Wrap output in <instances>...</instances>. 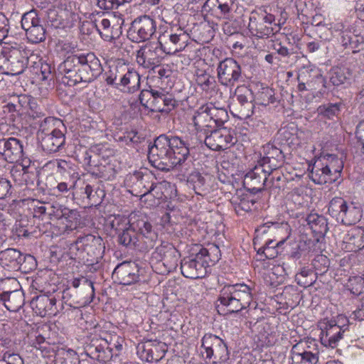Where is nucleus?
<instances>
[{"mask_svg":"<svg viewBox=\"0 0 364 364\" xmlns=\"http://www.w3.org/2000/svg\"><path fill=\"white\" fill-rule=\"evenodd\" d=\"M194 146L178 136H158L149 146L148 159L153 166L163 171H169L181 164L189 156V150Z\"/></svg>","mask_w":364,"mask_h":364,"instance_id":"nucleus-1","label":"nucleus"},{"mask_svg":"<svg viewBox=\"0 0 364 364\" xmlns=\"http://www.w3.org/2000/svg\"><path fill=\"white\" fill-rule=\"evenodd\" d=\"M252 289L242 283L225 285L220 291L218 301L230 313H237L250 306Z\"/></svg>","mask_w":364,"mask_h":364,"instance_id":"nucleus-2","label":"nucleus"},{"mask_svg":"<svg viewBox=\"0 0 364 364\" xmlns=\"http://www.w3.org/2000/svg\"><path fill=\"white\" fill-rule=\"evenodd\" d=\"M122 342L118 335L107 334L105 338L92 339L85 346V353L92 359L107 363L121 351Z\"/></svg>","mask_w":364,"mask_h":364,"instance_id":"nucleus-3","label":"nucleus"},{"mask_svg":"<svg viewBox=\"0 0 364 364\" xmlns=\"http://www.w3.org/2000/svg\"><path fill=\"white\" fill-rule=\"evenodd\" d=\"M328 212L338 222L346 225L355 224L362 217V209L359 205L339 197H335L329 202Z\"/></svg>","mask_w":364,"mask_h":364,"instance_id":"nucleus-4","label":"nucleus"},{"mask_svg":"<svg viewBox=\"0 0 364 364\" xmlns=\"http://www.w3.org/2000/svg\"><path fill=\"white\" fill-rule=\"evenodd\" d=\"M55 124L61 122L53 118H46L40 125L38 138L43 149L47 152H56L65 143L63 133L55 127Z\"/></svg>","mask_w":364,"mask_h":364,"instance_id":"nucleus-5","label":"nucleus"},{"mask_svg":"<svg viewBox=\"0 0 364 364\" xmlns=\"http://www.w3.org/2000/svg\"><path fill=\"white\" fill-rule=\"evenodd\" d=\"M189 39V35L181 27L171 28L162 33L158 41L161 50L166 54H174L183 50Z\"/></svg>","mask_w":364,"mask_h":364,"instance_id":"nucleus-6","label":"nucleus"},{"mask_svg":"<svg viewBox=\"0 0 364 364\" xmlns=\"http://www.w3.org/2000/svg\"><path fill=\"white\" fill-rule=\"evenodd\" d=\"M124 18L121 14L99 16L93 21V24L100 36L105 41H112L122 33Z\"/></svg>","mask_w":364,"mask_h":364,"instance_id":"nucleus-7","label":"nucleus"},{"mask_svg":"<svg viewBox=\"0 0 364 364\" xmlns=\"http://www.w3.org/2000/svg\"><path fill=\"white\" fill-rule=\"evenodd\" d=\"M248 28L253 36L264 38L274 35L279 31L280 25L274 23L272 14H265L257 17L251 16Z\"/></svg>","mask_w":364,"mask_h":364,"instance_id":"nucleus-8","label":"nucleus"},{"mask_svg":"<svg viewBox=\"0 0 364 364\" xmlns=\"http://www.w3.org/2000/svg\"><path fill=\"white\" fill-rule=\"evenodd\" d=\"M205 145L213 151H221L230 148L237 141L233 130L226 127L212 131L205 138Z\"/></svg>","mask_w":364,"mask_h":364,"instance_id":"nucleus-9","label":"nucleus"},{"mask_svg":"<svg viewBox=\"0 0 364 364\" xmlns=\"http://www.w3.org/2000/svg\"><path fill=\"white\" fill-rule=\"evenodd\" d=\"M156 22L149 16L144 15L136 18L129 31L130 38L134 42L149 40L156 31Z\"/></svg>","mask_w":364,"mask_h":364,"instance_id":"nucleus-10","label":"nucleus"},{"mask_svg":"<svg viewBox=\"0 0 364 364\" xmlns=\"http://www.w3.org/2000/svg\"><path fill=\"white\" fill-rule=\"evenodd\" d=\"M202 348L205 350L206 358L214 357L219 363L226 361L229 358L228 347L218 336L213 334H205L202 338Z\"/></svg>","mask_w":364,"mask_h":364,"instance_id":"nucleus-11","label":"nucleus"},{"mask_svg":"<svg viewBox=\"0 0 364 364\" xmlns=\"http://www.w3.org/2000/svg\"><path fill=\"white\" fill-rule=\"evenodd\" d=\"M218 78L219 82L230 89H232L235 83L238 80L241 75L240 65L232 58H228L220 61L217 68Z\"/></svg>","mask_w":364,"mask_h":364,"instance_id":"nucleus-12","label":"nucleus"},{"mask_svg":"<svg viewBox=\"0 0 364 364\" xmlns=\"http://www.w3.org/2000/svg\"><path fill=\"white\" fill-rule=\"evenodd\" d=\"M273 173L257 163L245 176L244 185L252 193L261 191L264 186L269 187V177Z\"/></svg>","mask_w":364,"mask_h":364,"instance_id":"nucleus-13","label":"nucleus"},{"mask_svg":"<svg viewBox=\"0 0 364 364\" xmlns=\"http://www.w3.org/2000/svg\"><path fill=\"white\" fill-rule=\"evenodd\" d=\"M26 259L33 260V257L31 255L26 257L14 248H8L0 252V264L8 271H26L23 262Z\"/></svg>","mask_w":364,"mask_h":364,"instance_id":"nucleus-14","label":"nucleus"},{"mask_svg":"<svg viewBox=\"0 0 364 364\" xmlns=\"http://www.w3.org/2000/svg\"><path fill=\"white\" fill-rule=\"evenodd\" d=\"M30 163V161H23L21 164L14 166L10 173L18 186L33 188L37 181V175L36 171L31 170Z\"/></svg>","mask_w":364,"mask_h":364,"instance_id":"nucleus-15","label":"nucleus"},{"mask_svg":"<svg viewBox=\"0 0 364 364\" xmlns=\"http://www.w3.org/2000/svg\"><path fill=\"white\" fill-rule=\"evenodd\" d=\"M321 343L326 348H336L343 338L344 331L335 321L323 322L321 326Z\"/></svg>","mask_w":364,"mask_h":364,"instance_id":"nucleus-16","label":"nucleus"},{"mask_svg":"<svg viewBox=\"0 0 364 364\" xmlns=\"http://www.w3.org/2000/svg\"><path fill=\"white\" fill-rule=\"evenodd\" d=\"M130 227L134 230L135 234L144 240V242L146 248H153L158 235L154 230L151 224L145 218H140L133 220V218L130 220Z\"/></svg>","mask_w":364,"mask_h":364,"instance_id":"nucleus-17","label":"nucleus"},{"mask_svg":"<svg viewBox=\"0 0 364 364\" xmlns=\"http://www.w3.org/2000/svg\"><path fill=\"white\" fill-rule=\"evenodd\" d=\"M23 144L14 137L0 139V159L14 163L23 156Z\"/></svg>","mask_w":364,"mask_h":364,"instance_id":"nucleus-18","label":"nucleus"},{"mask_svg":"<svg viewBox=\"0 0 364 364\" xmlns=\"http://www.w3.org/2000/svg\"><path fill=\"white\" fill-rule=\"evenodd\" d=\"M154 254L155 257L163 262L168 272H173L178 267L180 254L172 244L163 242L156 248Z\"/></svg>","mask_w":364,"mask_h":364,"instance_id":"nucleus-19","label":"nucleus"},{"mask_svg":"<svg viewBox=\"0 0 364 364\" xmlns=\"http://www.w3.org/2000/svg\"><path fill=\"white\" fill-rule=\"evenodd\" d=\"M139 269L135 262L119 264L114 270L113 277L122 285H131L139 281Z\"/></svg>","mask_w":364,"mask_h":364,"instance_id":"nucleus-20","label":"nucleus"},{"mask_svg":"<svg viewBox=\"0 0 364 364\" xmlns=\"http://www.w3.org/2000/svg\"><path fill=\"white\" fill-rule=\"evenodd\" d=\"M264 156L257 163L265 167L267 171L274 172L280 168L284 161L282 151L272 144L263 146Z\"/></svg>","mask_w":364,"mask_h":364,"instance_id":"nucleus-21","label":"nucleus"},{"mask_svg":"<svg viewBox=\"0 0 364 364\" xmlns=\"http://www.w3.org/2000/svg\"><path fill=\"white\" fill-rule=\"evenodd\" d=\"M181 270L185 277L190 279L202 278L207 272L203 262L196 257V253L181 260Z\"/></svg>","mask_w":364,"mask_h":364,"instance_id":"nucleus-22","label":"nucleus"},{"mask_svg":"<svg viewBox=\"0 0 364 364\" xmlns=\"http://www.w3.org/2000/svg\"><path fill=\"white\" fill-rule=\"evenodd\" d=\"M136 60L140 66L146 69H154L161 62L157 48L152 45H148L139 49L136 53Z\"/></svg>","mask_w":364,"mask_h":364,"instance_id":"nucleus-23","label":"nucleus"},{"mask_svg":"<svg viewBox=\"0 0 364 364\" xmlns=\"http://www.w3.org/2000/svg\"><path fill=\"white\" fill-rule=\"evenodd\" d=\"M304 344H295L291 350V364H316L318 361V350L314 348V352L304 350Z\"/></svg>","mask_w":364,"mask_h":364,"instance_id":"nucleus-24","label":"nucleus"},{"mask_svg":"<svg viewBox=\"0 0 364 364\" xmlns=\"http://www.w3.org/2000/svg\"><path fill=\"white\" fill-rule=\"evenodd\" d=\"M133 178L136 180L134 184L133 191L136 192V195L139 194L141 199L144 197L151 196L156 197L157 198H160L161 197L162 193L161 191H158L159 189L158 185L152 183L149 188L146 186L145 183H149L147 177H144L140 173H135Z\"/></svg>","mask_w":364,"mask_h":364,"instance_id":"nucleus-25","label":"nucleus"},{"mask_svg":"<svg viewBox=\"0 0 364 364\" xmlns=\"http://www.w3.org/2000/svg\"><path fill=\"white\" fill-rule=\"evenodd\" d=\"M6 73L12 75H19L25 68V58L18 49L10 50L9 55L4 59Z\"/></svg>","mask_w":364,"mask_h":364,"instance_id":"nucleus-26","label":"nucleus"},{"mask_svg":"<svg viewBox=\"0 0 364 364\" xmlns=\"http://www.w3.org/2000/svg\"><path fill=\"white\" fill-rule=\"evenodd\" d=\"M309 170H310V178L316 184H325L336 181V177L331 175L318 158L315 159L312 165L309 166Z\"/></svg>","mask_w":364,"mask_h":364,"instance_id":"nucleus-27","label":"nucleus"},{"mask_svg":"<svg viewBox=\"0 0 364 364\" xmlns=\"http://www.w3.org/2000/svg\"><path fill=\"white\" fill-rule=\"evenodd\" d=\"M56 304L55 298H50L46 294L36 296L31 301V306L35 313L44 317L48 314H53V308Z\"/></svg>","mask_w":364,"mask_h":364,"instance_id":"nucleus-28","label":"nucleus"},{"mask_svg":"<svg viewBox=\"0 0 364 364\" xmlns=\"http://www.w3.org/2000/svg\"><path fill=\"white\" fill-rule=\"evenodd\" d=\"M344 248L348 252H357L364 247V229L353 228L343 237Z\"/></svg>","mask_w":364,"mask_h":364,"instance_id":"nucleus-29","label":"nucleus"},{"mask_svg":"<svg viewBox=\"0 0 364 364\" xmlns=\"http://www.w3.org/2000/svg\"><path fill=\"white\" fill-rule=\"evenodd\" d=\"M196 257L200 259L207 268L215 264L221 257L219 247L215 244H208L205 247H201L196 252Z\"/></svg>","mask_w":364,"mask_h":364,"instance_id":"nucleus-30","label":"nucleus"},{"mask_svg":"<svg viewBox=\"0 0 364 364\" xmlns=\"http://www.w3.org/2000/svg\"><path fill=\"white\" fill-rule=\"evenodd\" d=\"M230 203L237 215H242L252 210L255 201L250 198V196L245 193L242 191H237L232 196Z\"/></svg>","mask_w":364,"mask_h":364,"instance_id":"nucleus-31","label":"nucleus"},{"mask_svg":"<svg viewBox=\"0 0 364 364\" xmlns=\"http://www.w3.org/2000/svg\"><path fill=\"white\" fill-rule=\"evenodd\" d=\"M1 301L5 307L10 311H18L24 304V294L21 290H13L4 292Z\"/></svg>","mask_w":364,"mask_h":364,"instance_id":"nucleus-32","label":"nucleus"},{"mask_svg":"<svg viewBox=\"0 0 364 364\" xmlns=\"http://www.w3.org/2000/svg\"><path fill=\"white\" fill-rule=\"evenodd\" d=\"M323 164L324 167L330 172L332 176L336 177V181L339 178L343 168V162L334 154H326L318 158Z\"/></svg>","mask_w":364,"mask_h":364,"instance_id":"nucleus-33","label":"nucleus"},{"mask_svg":"<svg viewBox=\"0 0 364 364\" xmlns=\"http://www.w3.org/2000/svg\"><path fill=\"white\" fill-rule=\"evenodd\" d=\"M37 350H41L42 356L43 357H52L54 356L55 361L60 362L61 359L65 360V364H68V360L70 359L73 356H75L76 353L73 350H65V349H60L55 352V347L50 346L48 342V346H37Z\"/></svg>","mask_w":364,"mask_h":364,"instance_id":"nucleus-34","label":"nucleus"},{"mask_svg":"<svg viewBox=\"0 0 364 364\" xmlns=\"http://www.w3.org/2000/svg\"><path fill=\"white\" fill-rule=\"evenodd\" d=\"M212 117L207 105L200 107L193 117V122L196 129L205 131L206 129L214 128L215 125Z\"/></svg>","mask_w":364,"mask_h":364,"instance_id":"nucleus-35","label":"nucleus"},{"mask_svg":"<svg viewBox=\"0 0 364 364\" xmlns=\"http://www.w3.org/2000/svg\"><path fill=\"white\" fill-rule=\"evenodd\" d=\"M306 221L312 231L318 235H324L328 232L327 220L323 215L310 213L307 215Z\"/></svg>","mask_w":364,"mask_h":364,"instance_id":"nucleus-36","label":"nucleus"},{"mask_svg":"<svg viewBox=\"0 0 364 364\" xmlns=\"http://www.w3.org/2000/svg\"><path fill=\"white\" fill-rule=\"evenodd\" d=\"M118 69L126 71V73L124 75L119 74V85H122L123 86H126L129 84L133 83L136 84L138 87L139 86V75L135 72L131 71L128 67V65H126L121 60H118L116 65V70H118Z\"/></svg>","mask_w":364,"mask_h":364,"instance_id":"nucleus-37","label":"nucleus"},{"mask_svg":"<svg viewBox=\"0 0 364 364\" xmlns=\"http://www.w3.org/2000/svg\"><path fill=\"white\" fill-rule=\"evenodd\" d=\"M207 107L210 116L213 117L215 127L221 126L228 120L229 116L225 106L220 107L218 103L211 102Z\"/></svg>","mask_w":364,"mask_h":364,"instance_id":"nucleus-38","label":"nucleus"},{"mask_svg":"<svg viewBox=\"0 0 364 364\" xmlns=\"http://www.w3.org/2000/svg\"><path fill=\"white\" fill-rule=\"evenodd\" d=\"M210 178L208 175L204 176L199 172H193L190 174L188 181L193 185L196 193L202 196L208 190L209 184L207 181Z\"/></svg>","mask_w":364,"mask_h":364,"instance_id":"nucleus-39","label":"nucleus"},{"mask_svg":"<svg viewBox=\"0 0 364 364\" xmlns=\"http://www.w3.org/2000/svg\"><path fill=\"white\" fill-rule=\"evenodd\" d=\"M81 55H73L68 56L67 59L60 65V68L65 73L64 79L71 77L72 73L80 71L81 68Z\"/></svg>","mask_w":364,"mask_h":364,"instance_id":"nucleus-40","label":"nucleus"},{"mask_svg":"<svg viewBox=\"0 0 364 364\" xmlns=\"http://www.w3.org/2000/svg\"><path fill=\"white\" fill-rule=\"evenodd\" d=\"M285 240H281L280 241L275 242L273 240L269 239L265 242L264 245L260 247L257 250V254L264 256L266 259H274L278 254V249L284 244Z\"/></svg>","mask_w":364,"mask_h":364,"instance_id":"nucleus-41","label":"nucleus"},{"mask_svg":"<svg viewBox=\"0 0 364 364\" xmlns=\"http://www.w3.org/2000/svg\"><path fill=\"white\" fill-rule=\"evenodd\" d=\"M81 68L83 71L90 72L92 75L98 74L101 71L100 60L93 53H88L86 55H81Z\"/></svg>","mask_w":364,"mask_h":364,"instance_id":"nucleus-42","label":"nucleus"},{"mask_svg":"<svg viewBox=\"0 0 364 364\" xmlns=\"http://www.w3.org/2000/svg\"><path fill=\"white\" fill-rule=\"evenodd\" d=\"M160 94L161 92H140L139 97L140 102L144 107L151 110L159 109L158 104L161 101H164Z\"/></svg>","mask_w":364,"mask_h":364,"instance_id":"nucleus-43","label":"nucleus"},{"mask_svg":"<svg viewBox=\"0 0 364 364\" xmlns=\"http://www.w3.org/2000/svg\"><path fill=\"white\" fill-rule=\"evenodd\" d=\"M65 215L61 219V223L64 225L63 227V233L69 234L73 230H75L78 223V213L75 210H65Z\"/></svg>","mask_w":364,"mask_h":364,"instance_id":"nucleus-44","label":"nucleus"},{"mask_svg":"<svg viewBox=\"0 0 364 364\" xmlns=\"http://www.w3.org/2000/svg\"><path fill=\"white\" fill-rule=\"evenodd\" d=\"M317 279V273L308 267H303L296 275L297 284L304 288L312 286Z\"/></svg>","mask_w":364,"mask_h":364,"instance_id":"nucleus-45","label":"nucleus"},{"mask_svg":"<svg viewBox=\"0 0 364 364\" xmlns=\"http://www.w3.org/2000/svg\"><path fill=\"white\" fill-rule=\"evenodd\" d=\"M144 139V137L142 134L135 130H131L124 132L122 135L119 136L117 141L127 146H134L141 143Z\"/></svg>","mask_w":364,"mask_h":364,"instance_id":"nucleus-46","label":"nucleus"},{"mask_svg":"<svg viewBox=\"0 0 364 364\" xmlns=\"http://www.w3.org/2000/svg\"><path fill=\"white\" fill-rule=\"evenodd\" d=\"M278 134L289 144H296L298 137L297 127L294 123L288 124L279 130Z\"/></svg>","mask_w":364,"mask_h":364,"instance_id":"nucleus-47","label":"nucleus"},{"mask_svg":"<svg viewBox=\"0 0 364 364\" xmlns=\"http://www.w3.org/2000/svg\"><path fill=\"white\" fill-rule=\"evenodd\" d=\"M26 32L28 40L35 43L41 42L46 38L45 28L40 23L29 28Z\"/></svg>","mask_w":364,"mask_h":364,"instance_id":"nucleus-48","label":"nucleus"},{"mask_svg":"<svg viewBox=\"0 0 364 364\" xmlns=\"http://www.w3.org/2000/svg\"><path fill=\"white\" fill-rule=\"evenodd\" d=\"M213 6L217 8L224 18L228 19L232 10L235 0H215Z\"/></svg>","mask_w":364,"mask_h":364,"instance_id":"nucleus-49","label":"nucleus"},{"mask_svg":"<svg viewBox=\"0 0 364 364\" xmlns=\"http://www.w3.org/2000/svg\"><path fill=\"white\" fill-rule=\"evenodd\" d=\"M98 242V239L95 238V237L92 235H87L83 237H78L75 245L77 249H82L84 251L87 252L89 253L90 249L92 246H95V245Z\"/></svg>","mask_w":364,"mask_h":364,"instance_id":"nucleus-50","label":"nucleus"},{"mask_svg":"<svg viewBox=\"0 0 364 364\" xmlns=\"http://www.w3.org/2000/svg\"><path fill=\"white\" fill-rule=\"evenodd\" d=\"M21 26L26 31L40 23L36 12L31 10L23 14L21 18Z\"/></svg>","mask_w":364,"mask_h":364,"instance_id":"nucleus-51","label":"nucleus"},{"mask_svg":"<svg viewBox=\"0 0 364 364\" xmlns=\"http://www.w3.org/2000/svg\"><path fill=\"white\" fill-rule=\"evenodd\" d=\"M137 238L134 230L129 227L119 235V242L124 246L135 245Z\"/></svg>","mask_w":364,"mask_h":364,"instance_id":"nucleus-52","label":"nucleus"},{"mask_svg":"<svg viewBox=\"0 0 364 364\" xmlns=\"http://www.w3.org/2000/svg\"><path fill=\"white\" fill-rule=\"evenodd\" d=\"M348 289L351 294L359 295L364 288V281L361 277L350 278L347 284Z\"/></svg>","mask_w":364,"mask_h":364,"instance_id":"nucleus-53","label":"nucleus"},{"mask_svg":"<svg viewBox=\"0 0 364 364\" xmlns=\"http://www.w3.org/2000/svg\"><path fill=\"white\" fill-rule=\"evenodd\" d=\"M345 71L341 68H334L331 70L330 80L334 85L343 84L346 80Z\"/></svg>","mask_w":364,"mask_h":364,"instance_id":"nucleus-54","label":"nucleus"},{"mask_svg":"<svg viewBox=\"0 0 364 364\" xmlns=\"http://www.w3.org/2000/svg\"><path fill=\"white\" fill-rule=\"evenodd\" d=\"M73 286L75 288H77L80 286H82L85 289L87 290L88 294L90 295L92 298L95 296V288H94V284L92 281L86 279V278H82L80 279H74L73 282Z\"/></svg>","mask_w":364,"mask_h":364,"instance_id":"nucleus-55","label":"nucleus"},{"mask_svg":"<svg viewBox=\"0 0 364 364\" xmlns=\"http://www.w3.org/2000/svg\"><path fill=\"white\" fill-rule=\"evenodd\" d=\"M237 100L242 106H244L245 109L247 110V113L246 116L248 117L250 114L252 113V109L254 105L252 104V92H250L248 95L245 94H240L237 97Z\"/></svg>","mask_w":364,"mask_h":364,"instance_id":"nucleus-56","label":"nucleus"},{"mask_svg":"<svg viewBox=\"0 0 364 364\" xmlns=\"http://www.w3.org/2000/svg\"><path fill=\"white\" fill-rule=\"evenodd\" d=\"M318 110L320 114L331 119L338 113L339 106L337 103L330 104L319 107Z\"/></svg>","mask_w":364,"mask_h":364,"instance_id":"nucleus-57","label":"nucleus"},{"mask_svg":"<svg viewBox=\"0 0 364 364\" xmlns=\"http://www.w3.org/2000/svg\"><path fill=\"white\" fill-rule=\"evenodd\" d=\"M33 217L42 218L46 215L47 209H46V203L36 200L33 202L32 205Z\"/></svg>","mask_w":364,"mask_h":364,"instance_id":"nucleus-58","label":"nucleus"},{"mask_svg":"<svg viewBox=\"0 0 364 364\" xmlns=\"http://www.w3.org/2000/svg\"><path fill=\"white\" fill-rule=\"evenodd\" d=\"M211 77L207 73H202L198 75L196 78V83L198 87H195V90L200 89L205 91L209 87V84L211 82Z\"/></svg>","mask_w":364,"mask_h":364,"instance_id":"nucleus-59","label":"nucleus"},{"mask_svg":"<svg viewBox=\"0 0 364 364\" xmlns=\"http://www.w3.org/2000/svg\"><path fill=\"white\" fill-rule=\"evenodd\" d=\"M275 226L276 225L273 223H267L256 229V236L254 238V245H256V243L258 241L259 237L263 236L267 233L268 231L274 232Z\"/></svg>","mask_w":364,"mask_h":364,"instance_id":"nucleus-60","label":"nucleus"},{"mask_svg":"<svg viewBox=\"0 0 364 364\" xmlns=\"http://www.w3.org/2000/svg\"><path fill=\"white\" fill-rule=\"evenodd\" d=\"M0 364H23V360L18 354L6 353Z\"/></svg>","mask_w":364,"mask_h":364,"instance_id":"nucleus-61","label":"nucleus"},{"mask_svg":"<svg viewBox=\"0 0 364 364\" xmlns=\"http://www.w3.org/2000/svg\"><path fill=\"white\" fill-rule=\"evenodd\" d=\"M11 185L6 178H0V199L5 198L11 194Z\"/></svg>","mask_w":364,"mask_h":364,"instance_id":"nucleus-62","label":"nucleus"},{"mask_svg":"<svg viewBox=\"0 0 364 364\" xmlns=\"http://www.w3.org/2000/svg\"><path fill=\"white\" fill-rule=\"evenodd\" d=\"M97 6L105 10L116 9L119 7L115 0H97Z\"/></svg>","mask_w":364,"mask_h":364,"instance_id":"nucleus-63","label":"nucleus"},{"mask_svg":"<svg viewBox=\"0 0 364 364\" xmlns=\"http://www.w3.org/2000/svg\"><path fill=\"white\" fill-rule=\"evenodd\" d=\"M18 100V104L23 107H27L31 103V96L27 94L21 93L16 96H14Z\"/></svg>","mask_w":364,"mask_h":364,"instance_id":"nucleus-64","label":"nucleus"}]
</instances>
